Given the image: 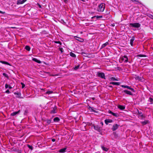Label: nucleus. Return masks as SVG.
Instances as JSON below:
<instances>
[{
  "instance_id": "nucleus-1",
  "label": "nucleus",
  "mask_w": 153,
  "mask_h": 153,
  "mask_svg": "<svg viewBox=\"0 0 153 153\" xmlns=\"http://www.w3.org/2000/svg\"><path fill=\"white\" fill-rule=\"evenodd\" d=\"M105 7V4L101 3L99 4L97 9V10L99 12H102L104 11Z\"/></svg>"
},
{
  "instance_id": "nucleus-2",
  "label": "nucleus",
  "mask_w": 153,
  "mask_h": 153,
  "mask_svg": "<svg viewBox=\"0 0 153 153\" xmlns=\"http://www.w3.org/2000/svg\"><path fill=\"white\" fill-rule=\"evenodd\" d=\"M120 61L121 63H122L123 62L125 63H127L128 61V58L127 56L125 55L120 57Z\"/></svg>"
},
{
  "instance_id": "nucleus-3",
  "label": "nucleus",
  "mask_w": 153,
  "mask_h": 153,
  "mask_svg": "<svg viewBox=\"0 0 153 153\" xmlns=\"http://www.w3.org/2000/svg\"><path fill=\"white\" fill-rule=\"evenodd\" d=\"M129 26L138 28L140 26V24L138 23H131L129 24Z\"/></svg>"
},
{
  "instance_id": "nucleus-4",
  "label": "nucleus",
  "mask_w": 153,
  "mask_h": 153,
  "mask_svg": "<svg viewBox=\"0 0 153 153\" xmlns=\"http://www.w3.org/2000/svg\"><path fill=\"white\" fill-rule=\"evenodd\" d=\"M97 75L99 77L102 79H105V74L102 72L98 71L97 73Z\"/></svg>"
},
{
  "instance_id": "nucleus-5",
  "label": "nucleus",
  "mask_w": 153,
  "mask_h": 153,
  "mask_svg": "<svg viewBox=\"0 0 153 153\" xmlns=\"http://www.w3.org/2000/svg\"><path fill=\"white\" fill-rule=\"evenodd\" d=\"M138 114L139 115V117H140V118L141 119H143L145 118L146 117V116L142 114V112L141 111H139L137 110Z\"/></svg>"
},
{
  "instance_id": "nucleus-6",
  "label": "nucleus",
  "mask_w": 153,
  "mask_h": 153,
  "mask_svg": "<svg viewBox=\"0 0 153 153\" xmlns=\"http://www.w3.org/2000/svg\"><path fill=\"white\" fill-rule=\"evenodd\" d=\"M121 87L122 88H127L131 90V91L133 92H134V90L133 88H131L130 87L128 86L122 85H121Z\"/></svg>"
},
{
  "instance_id": "nucleus-7",
  "label": "nucleus",
  "mask_w": 153,
  "mask_h": 153,
  "mask_svg": "<svg viewBox=\"0 0 153 153\" xmlns=\"http://www.w3.org/2000/svg\"><path fill=\"white\" fill-rule=\"evenodd\" d=\"M120 125L117 124L113 125L112 129L113 131H114L117 130L119 126Z\"/></svg>"
},
{
  "instance_id": "nucleus-8",
  "label": "nucleus",
  "mask_w": 153,
  "mask_h": 153,
  "mask_svg": "<svg viewBox=\"0 0 153 153\" xmlns=\"http://www.w3.org/2000/svg\"><path fill=\"white\" fill-rule=\"evenodd\" d=\"M57 108L56 106H54V108H53V109L51 110L50 111V113L51 114H55L57 112Z\"/></svg>"
},
{
  "instance_id": "nucleus-9",
  "label": "nucleus",
  "mask_w": 153,
  "mask_h": 153,
  "mask_svg": "<svg viewBox=\"0 0 153 153\" xmlns=\"http://www.w3.org/2000/svg\"><path fill=\"white\" fill-rule=\"evenodd\" d=\"M113 122V120L111 119H107L105 120V122L106 125L108 124L109 123H111Z\"/></svg>"
},
{
  "instance_id": "nucleus-10",
  "label": "nucleus",
  "mask_w": 153,
  "mask_h": 153,
  "mask_svg": "<svg viewBox=\"0 0 153 153\" xmlns=\"http://www.w3.org/2000/svg\"><path fill=\"white\" fill-rule=\"evenodd\" d=\"M108 113L110 114H111L114 116L115 117H117L119 116V115L118 114L114 113L111 111H109Z\"/></svg>"
},
{
  "instance_id": "nucleus-11",
  "label": "nucleus",
  "mask_w": 153,
  "mask_h": 153,
  "mask_svg": "<svg viewBox=\"0 0 153 153\" xmlns=\"http://www.w3.org/2000/svg\"><path fill=\"white\" fill-rule=\"evenodd\" d=\"M27 0H19L17 1V4H22L25 2Z\"/></svg>"
},
{
  "instance_id": "nucleus-12",
  "label": "nucleus",
  "mask_w": 153,
  "mask_h": 153,
  "mask_svg": "<svg viewBox=\"0 0 153 153\" xmlns=\"http://www.w3.org/2000/svg\"><path fill=\"white\" fill-rule=\"evenodd\" d=\"M143 125H145L149 123V121L147 120L140 122Z\"/></svg>"
},
{
  "instance_id": "nucleus-13",
  "label": "nucleus",
  "mask_w": 153,
  "mask_h": 153,
  "mask_svg": "<svg viewBox=\"0 0 153 153\" xmlns=\"http://www.w3.org/2000/svg\"><path fill=\"white\" fill-rule=\"evenodd\" d=\"M123 92L128 94V95H132V93L131 91H128V90H124L123 91Z\"/></svg>"
},
{
  "instance_id": "nucleus-14",
  "label": "nucleus",
  "mask_w": 153,
  "mask_h": 153,
  "mask_svg": "<svg viewBox=\"0 0 153 153\" xmlns=\"http://www.w3.org/2000/svg\"><path fill=\"white\" fill-rule=\"evenodd\" d=\"M135 38L134 36H132L131 39L130 40V44L132 46L133 45V42Z\"/></svg>"
},
{
  "instance_id": "nucleus-15",
  "label": "nucleus",
  "mask_w": 153,
  "mask_h": 153,
  "mask_svg": "<svg viewBox=\"0 0 153 153\" xmlns=\"http://www.w3.org/2000/svg\"><path fill=\"white\" fill-rule=\"evenodd\" d=\"M19 112H20V110H19V111H16V112H13L10 115L11 116H15L16 114H18Z\"/></svg>"
},
{
  "instance_id": "nucleus-16",
  "label": "nucleus",
  "mask_w": 153,
  "mask_h": 153,
  "mask_svg": "<svg viewBox=\"0 0 153 153\" xmlns=\"http://www.w3.org/2000/svg\"><path fill=\"white\" fill-rule=\"evenodd\" d=\"M32 60L33 61L38 63H41V62L40 60H38V59H37L36 58H33V59Z\"/></svg>"
},
{
  "instance_id": "nucleus-17",
  "label": "nucleus",
  "mask_w": 153,
  "mask_h": 153,
  "mask_svg": "<svg viewBox=\"0 0 153 153\" xmlns=\"http://www.w3.org/2000/svg\"><path fill=\"white\" fill-rule=\"evenodd\" d=\"M0 62L2 63L3 64L7 65L10 66H11V65L9 63L5 61H0Z\"/></svg>"
},
{
  "instance_id": "nucleus-18",
  "label": "nucleus",
  "mask_w": 153,
  "mask_h": 153,
  "mask_svg": "<svg viewBox=\"0 0 153 153\" xmlns=\"http://www.w3.org/2000/svg\"><path fill=\"white\" fill-rule=\"evenodd\" d=\"M110 84L114 85H120L119 82H112L110 83Z\"/></svg>"
},
{
  "instance_id": "nucleus-19",
  "label": "nucleus",
  "mask_w": 153,
  "mask_h": 153,
  "mask_svg": "<svg viewBox=\"0 0 153 153\" xmlns=\"http://www.w3.org/2000/svg\"><path fill=\"white\" fill-rule=\"evenodd\" d=\"M148 102H149V104H152L153 102V98L150 97L149 99Z\"/></svg>"
},
{
  "instance_id": "nucleus-20",
  "label": "nucleus",
  "mask_w": 153,
  "mask_h": 153,
  "mask_svg": "<svg viewBox=\"0 0 153 153\" xmlns=\"http://www.w3.org/2000/svg\"><path fill=\"white\" fill-rule=\"evenodd\" d=\"M118 108L120 110H124L125 108V107L123 105H119L118 106Z\"/></svg>"
},
{
  "instance_id": "nucleus-21",
  "label": "nucleus",
  "mask_w": 153,
  "mask_h": 153,
  "mask_svg": "<svg viewBox=\"0 0 153 153\" xmlns=\"http://www.w3.org/2000/svg\"><path fill=\"white\" fill-rule=\"evenodd\" d=\"M88 108H89V110H91V111H92L94 112H96V113L97 112V111L93 109L94 108L93 107H91L90 106H89L88 107Z\"/></svg>"
},
{
  "instance_id": "nucleus-22",
  "label": "nucleus",
  "mask_w": 153,
  "mask_h": 153,
  "mask_svg": "<svg viewBox=\"0 0 153 153\" xmlns=\"http://www.w3.org/2000/svg\"><path fill=\"white\" fill-rule=\"evenodd\" d=\"M60 120L59 118L58 117H56L53 119V121L55 122H57Z\"/></svg>"
},
{
  "instance_id": "nucleus-23",
  "label": "nucleus",
  "mask_w": 153,
  "mask_h": 153,
  "mask_svg": "<svg viewBox=\"0 0 153 153\" xmlns=\"http://www.w3.org/2000/svg\"><path fill=\"white\" fill-rule=\"evenodd\" d=\"M102 149L103 150L107 152L108 150V149L107 148L105 147L104 146H101Z\"/></svg>"
},
{
  "instance_id": "nucleus-24",
  "label": "nucleus",
  "mask_w": 153,
  "mask_h": 153,
  "mask_svg": "<svg viewBox=\"0 0 153 153\" xmlns=\"http://www.w3.org/2000/svg\"><path fill=\"white\" fill-rule=\"evenodd\" d=\"M66 149V148H64L63 149H61L59 150V152H60L64 153L65 152Z\"/></svg>"
},
{
  "instance_id": "nucleus-25",
  "label": "nucleus",
  "mask_w": 153,
  "mask_h": 153,
  "mask_svg": "<svg viewBox=\"0 0 153 153\" xmlns=\"http://www.w3.org/2000/svg\"><path fill=\"white\" fill-rule=\"evenodd\" d=\"M108 44V42H105V43L103 44L101 46L102 48H103L105 47Z\"/></svg>"
},
{
  "instance_id": "nucleus-26",
  "label": "nucleus",
  "mask_w": 153,
  "mask_h": 153,
  "mask_svg": "<svg viewBox=\"0 0 153 153\" xmlns=\"http://www.w3.org/2000/svg\"><path fill=\"white\" fill-rule=\"evenodd\" d=\"M14 94L15 95H17L18 96V97L19 98H20L21 95V94L20 92H15L14 93Z\"/></svg>"
},
{
  "instance_id": "nucleus-27",
  "label": "nucleus",
  "mask_w": 153,
  "mask_h": 153,
  "mask_svg": "<svg viewBox=\"0 0 153 153\" xmlns=\"http://www.w3.org/2000/svg\"><path fill=\"white\" fill-rule=\"evenodd\" d=\"M76 37L78 39H76L77 40L80 42H83L84 41V39L78 37Z\"/></svg>"
},
{
  "instance_id": "nucleus-28",
  "label": "nucleus",
  "mask_w": 153,
  "mask_h": 153,
  "mask_svg": "<svg viewBox=\"0 0 153 153\" xmlns=\"http://www.w3.org/2000/svg\"><path fill=\"white\" fill-rule=\"evenodd\" d=\"M26 50L28 51H30V47L28 46H26L25 48Z\"/></svg>"
},
{
  "instance_id": "nucleus-29",
  "label": "nucleus",
  "mask_w": 153,
  "mask_h": 153,
  "mask_svg": "<svg viewBox=\"0 0 153 153\" xmlns=\"http://www.w3.org/2000/svg\"><path fill=\"white\" fill-rule=\"evenodd\" d=\"M70 55L71 56L73 57H76V56L75 54L72 52L70 53Z\"/></svg>"
},
{
  "instance_id": "nucleus-30",
  "label": "nucleus",
  "mask_w": 153,
  "mask_h": 153,
  "mask_svg": "<svg viewBox=\"0 0 153 153\" xmlns=\"http://www.w3.org/2000/svg\"><path fill=\"white\" fill-rule=\"evenodd\" d=\"M110 79L112 81H118V80L115 79L114 77H111L110 78Z\"/></svg>"
},
{
  "instance_id": "nucleus-31",
  "label": "nucleus",
  "mask_w": 153,
  "mask_h": 153,
  "mask_svg": "<svg viewBox=\"0 0 153 153\" xmlns=\"http://www.w3.org/2000/svg\"><path fill=\"white\" fill-rule=\"evenodd\" d=\"M27 146L28 147L29 149H30L31 150H33V147L32 146H30L29 144L27 145Z\"/></svg>"
},
{
  "instance_id": "nucleus-32",
  "label": "nucleus",
  "mask_w": 153,
  "mask_h": 153,
  "mask_svg": "<svg viewBox=\"0 0 153 153\" xmlns=\"http://www.w3.org/2000/svg\"><path fill=\"white\" fill-rule=\"evenodd\" d=\"M94 128L95 130H100V128L97 126H94Z\"/></svg>"
},
{
  "instance_id": "nucleus-33",
  "label": "nucleus",
  "mask_w": 153,
  "mask_h": 153,
  "mask_svg": "<svg viewBox=\"0 0 153 153\" xmlns=\"http://www.w3.org/2000/svg\"><path fill=\"white\" fill-rule=\"evenodd\" d=\"M3 75L5 77L8 78V75L5 73H3Z\"/></svg>"
},
{
  "instance_id": "nucleus-34",
  "label": "nucleus",
  "mask_w": 153,
  "mask_h": 153,
  "mask_svg": "<svg viewBox=\"0 0 153 153\" xmlns=\"http://www.w3.org/2000/svg\"><path fill=\"white\" fill-rule=\"evenodd\" d=\"M46 121L47 123L48 124H49L51 123V120L47 119L46 120Z\"/></svg>"
},
{
  "instance_id": "nucleus-35",
  "label": "nucleus",
  "mask_w": 153,
  "mask_h": 153,
  "mask_svg": "<svg viewBox=\"0 0 153 153\" xmlns=\"http://www.w3.org/2000/svg\"><path fill=\"white\" fill-rule=\"evenodd\" d=\"M79 65H78L77 66H75L74 68V69L75 70H77V69H78L79 68Z\"/></svg>"
},
{
  "instance_id": "nucleus-36",
  "label": "nucleus",
  "mask_w": 153,
  "mask_h": 153,
  "mask_svg": "<svg viewBox=\"0 0 153 153\" xmlns=\"http://www.w3.org/2000/svg\"><path fill=\"white\" fill-rule=\"evenodd\" d=\"M52 93H53L52 91H48L46 92V93L47 94H50Z\"/></svg>"
},
{
  "instance_id": "nucleus-37",
  "label": "nucleus",
  "mask_w": 153,
  "mask_h": 153,
  "mask_svg": "<svg viewBox=\"0 0 153 153\" xmlns=\"http://www.w3.org/2000/svg\"><path fill=\"white\" fill-rule=\"evenodd\" d=\"M21 84L22 85V88H24L25 86V84L22 82H21Z\"/></svg>"
},
{
  "instance_id": "nucleus-38",
  "label": "nucleus",
  "mask_w": 153,
  "mask_h": 153,
  "mask_svg": "<svg viewBox=\"0 0 153 153\" xmlns=\"http://www.w3.org/2000/svg\"><path fill=\"white\" fill-rule=\"evenodd\" d=\"M59 50L61 51V53H62L63 52V49L62 48H59Z\"/></svg>"
},
{
  "instance_id": "nucleus-39",
  "label": "nucleus",
  "mask_w": 153,
  "mask_h": 153,
  "mask_svg": "<svg viewBox=\"0 0 153 153\" xmlns=\"http://www.w3.org/2000/svg\"><path fill=\"white\" fill-rule=\"evenodd\" d=\"M55 43H56L59 44H60V45H61L62 44L61 42L60 41H56Z\"/></svg>"
},
{
  "instance_id": "nucleus-40",
  "label": "nucleus",
  "mask_w": 153,
  "mask_h": 153,
  "mask_svg": "<svg viewBox=\"0 0 153 153\" xmlns=\"http://www.w3.org/2000/svg\"><path fill=\"white\" fill-rule=\"evenodd\" d=\"M5 93H7V94H9L10 93V91H9V90H6L5 91Z\"/></svg>"
},
{
  "instance_id": "nucleus-41",
  "label": "nucleus",
  "mask_w": 153,
  "mask_h": 153,
  "mask_svg": "<svg viewBox=\"0 0 153 153\" xmlns=\"http://www.w3.org/2000/svg\"><path fill=\"white\" fill-rule=\"evenodd\" d=\"M9 85H8L7 84H6L5 85V88H8Z\"/></svg>"
},
{
  "instance_id": "nucleus-42",
  "label": "nucleus",
  "mask_w": 153,
  "mask_h": 153,
  "mask_svg": "<svg viewBox=\"0 0 153 153\" xmlns=\"http://www.w3.org/2000/svg\"><path fill=\"white\" fill-rule=\"evenodd\" d=\"M149 17L151 19H153V16L152 15H150L149 16Z\"/></svg>"
},
{
  "instance_id": "nucleus-43",
  "label": "nucleus",
  "mask_w": 153,
  "mask_h": 153,
  "mask_svg": "<svg viewBox=\"0 0 153 153\" xmlns=\"http://www.w3.org/2000/svg\"><path fill=\"white\" fill-rule=\"evenodd\" d=\"M0 13L2 14H4L5 13V12H3L1 10H0Z\"/></svg>"
},
{
  "instance_id": "nucleus-44",
  "label": "nucleus",
  "mask_w": 153,
  "mask_h": 153,
  "mask_svg": "<svg viewBox=\"0 0 153 153\" xmlns=\"http://www.w3.org/2000/svg\"><path fill=\"white\" fill-rule=\"evenodd\" d=\"M97 17V18H102V16H96Z\"/></svg>"
},
{
  "instance_id": "nucleus-45",
  "label": "nucleus",
  "mask_w": 153,
  "mask_h": 153,
  "mask_svg": "<svg viewBox=\"0 0 153 153\" xmlns=\"http://www.w3.org/2000/svg\"><path fill=\"white\" fill-rule=\"evenodd\" d=\"M8 88L9 89H11L12 88V87L11 86H10V85H9V86H8Z\"/></svg>"
},
{
  "instance_id": "nucleus-46",
  "label": "nucleus",
  "mask_w": 153,
  "mask_h": 153,
  "mask_svg": "<svg viewBox=\"0 0 153 153\" xmlns=\"http://www.w3.org/2000/svg\"><path fill=\"white\" fill-rule=\"evenodd\" d=\"M52 140L53 142H54L55 141V139H52Z\"/></svg>"
},
{
  "instance_id": "nucleus-47",
  "label": "nucleus",
  "mask_w": 153,
  "mask_h": 153,
  "mask_svg": "<svg viewBox=\"0 0 153 153\" xmlns=\"http://www.w3.org/2000/svg\"><path fill=\"white\" fill-rule=\"evenodd\" d=\"M136 78H137V79H139V77L138 76H137L136 77Z\"/></svg>"
},
{
  "instance_id": "nucleus-48",
  "label": "nucleus",
  "mask_w": 153,
  "mask_h": 153,
  "mask_svg": "<svg viewBox=\"0 0 153 153\" xmlns=\"http://www.w3.org/2000/svg\"><path fill=\"white\" fill-rule=\"evenodd\" d=\"M101 124H102V125L103 124L102 123Z\"/></svg>"
},
{
  "instance_id": "nucleus-49",
  "label": "nucleus",
  "mask_w": 153,
  "mask_h": 153,
  "mask_svg": "<svg viewBox=\"0 0 153 153\" xmlns=\"http://www.w3.org/2000/svg\"><path fill=\"white\" fill-rule=\"evenodd\" d=\"M101 124H102V125L103 124L102 123Z\"/></svg>"
},
{
  "instance_id": "nucleus-50",
  "label": "nucleus",
  "mask_w": 153,
  "mask_h": 153,
  "mask_svg": "<svg viewBox=\"0 0 153 153\" xmlns=\"http://www.w3.org/2000/svg\"><path fill=\"white\" fill-rule=\"evenodd\" d=\"M39 7H41V6H39Z\"/></svg>"
}]
</instances>
